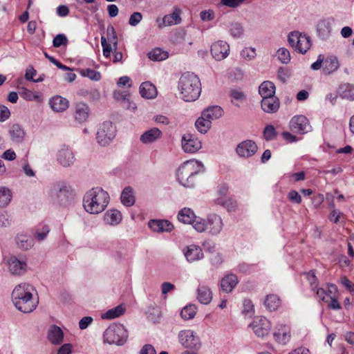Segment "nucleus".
Here are the masks:
<instances>
[{
	"instance_id": "f257e3e1",
	"label": "nucleus",
	"mask_w": 354,
	"mask_h": 354,
	"mask_svg": "<svg viewBox=\"0 0 354 354\" xmlns=\"http://www.w3.org/2000/svg\"><path fill=\"white\" fill-rule=\"evenodd\" d=\"M34 288L26 283L17 285L12 292V302L21 312H32L38 305V300L32 296Z\"/></svg>"
},
{
	"instance_id": "f03ea898",
	"label": "nucleus",
	"mask_w": 354,
	"mask_h": 354,
	"mask_svg": "<svg viewBox=\"0 0 354 354\" xmlns=\"http://www.w3.org/2000/svg\"><path fill=\"white\" fill-rule=\"evenodd\" d=\"M108 192L101 187H94L88 190L83 198V206L84 209L93 214L102 212L109 203Z\"/></svg>"
},
{
	"instance_id": "7ed1b4c3",
	"label": "nucleus",
	"mask_w": 354,
	"mask_h": 354,
	"mask_svg": "<svg viewBox=\"0 0 354 354\" xmlns=\"http://www.w3.org/2000/svg\"><path fill=\"white\" fill-rule=\"evenodd\" d=\"M178 88L184 101L194 102L198 98L201 93L200 80L193 73H185L179 79Z\"/></svg>"
},
{
	"instance_id": "20e7f679",
	"label": "nucleus",
	"mask_w": 354,
	"mask_h": 354,
	"mask_svg": "<svg viewBox=\"0 0 354 354\" xmlns=\"http://www.w3.org/2000/svg\"><path fill=\"white\" fill-rule=\"evenodd\" d=\"M204 171L203 165L196 160H189L183 163L178 169L176 177L178 181L184 187H192L194 185V177Z\"/></svg>"
},
{
	"instance_id": "39448f33",
	"label": "nucleus",
	"mask_w": 354,
	"mask_h": 354,
	"mask_svg": "<svg viewBox=\"0 0 354 354\" xmlns=\"http://www.w3.org/2000/svg\"><path fill=\"white\" fill-rule=\"evenodd\" d=\"M71 187L65 182L53 183L49 190L48 196L53 203L66 206L72 198Z\"/></svg>"
},
{
	"instance_id": "423d86ee",
	"label": "nucleus",
	"mask_w": 354,
	"mask_h": 354,
	"mask_svg": "<svg viewBox=\"0 0 354 354\" xmlns=\"http://www.w3.org/2000/svg\"><path fill=\"white\" fill-rule=\"evenodd\" d=\"M104 340L109 344L123 345L128 338V332L120 324L109 326L104 333Z\"/></svg>"
},
{
	"instance_id": "0eeeda50",
	"label": "nucleus",
	"mask_w": 354,
	"mask_h": 354,
	"mask_svg": "<svg viewBox=\"0 0 354 354\" xmlns=\"http://www.w3.org/2000/svg\"><path fill=\"white\" fill-rule=\"evenodd\" d=\"M288 41L290 46L300 53H306L310 48L311 42L309 37L302 35L299 31L289 33Z\"/></svg>"
},
{
	"instance_id": "6e6552de",
	"label": "nucleus",
	"mask_w": 354,
	"mask_h": 354,
	"mask_svg": "<svg viewBox=\"0 0 354 354\" xmlns=\"http://www.w3.org/2000/svg\"><path fill=\"white\" fill-rule=\"evenodd\" d=\"M106 34V38L104 36L101 37V45L103 48V55L108 58L110 57L112 50L118 48V36L114 27L112 26L107 27Z\"/></svg>"
},
{
	"instance_id": "1a4fd4ad",
	"label": "nucleus",
	"mask_w": 354,
	"mask_h": 354,
	"mask_svg": "<svg viewBox=\"0 0 354 354\" xmlns=\"http://www.w3.org/2000/svg\"><path fill=\"white\" fill-rule=\"evenodd\" d=\"M115 136V128L110 121L103 122L97 132L96 139L102 146H106Z\"/></svg>"
},
{
	"instance_id": "9d476101",
	"label": "nucleus",
	"mask_w": 354,
	"mask_h": 354,
	"mask_svg": "<svg viewBox=\"0 0 354 354\" xmlns=\"http://www.w3.org/2000/svg\"><path fill=\"white\" fill-rule=\"evenodd\" d=\"M178 340L187 348L198 350L201 348V341L196 333L191 330H183L178 333Z\"/></svg>"
},
{
	"instance_id": "9b49d317",
	"label": "nucleus",
	"mask_w": 354,
	"mask_h": 354,
	"mask_svg": "<svg viewBox=\"0 0 354 354\" xmlns=\"http://www.w3.org/2000/svg\"><path fill=\"white\" fill-rule=\"evenodd\" d=\"M254 334L259 337H264L269 335L271 329L270 321L264 317H257L250 325Z\"/></svg>"
},
{
	"instance_id": "f8f14e48",
	"label": "nucleus",
	"mask_w": 354,
	"mask_h": 354,
	"mask_svg": "<svg viewBox=\"0 0 354 354\" xmlns=\"http://www.w3.org/2000/svg\"><path fill=\"white\" fill-rule=\"evenodd\" d=\"M290 129L297 133L304 134L311 131L308 118L304 115L294 116L290 122Z\"/></svg>"
},
{
	"instance_id": "ddd939ff",
	"label": "nucleus",
	"mask_w": 354,
	"mask_h": 354,
	"mask_svg": "<svg viewBox=\"0 0 354 354\" xmlns=\"http://www.w3.org/2000/svg\"><path fill=\"white\" fill-rule=\"evenodd\" d=\"M181 144L183 149L186 153H196L202 147L201 140L190 133L183 135Z\"/></svg>"
},
{
	"instance_id": "4468645a",
	"label": "nucleus",
	"mask_w": 354,
	"mask_h": 354,
	"mask_svg": "<svg viewBox=\"0 0 354 354\" xmlns=\"http://www.w3.org/2000/svg\"><path fill=\"white\" fill-rule=\"evenodd\" d=\"M58 162L63 167H67L73 165L75 157L73 150L66 145H62L57 154Z\"/></svg>"
},
{
	"instance_id": "2eb2a0df",
	"label": "nucleus",
	"mask_w": 354,
	"mask_h": 354,
	"mask_svg": "<svg viewBox=\"0 0 354 354\" xmlns=\"http://www.w3.org/2000/svg\"><path fill=\"white\" fill-rule=\"evenodd\" d=\"M8 267L12 274L21 275L26 271L27 263L24 259L12 256L8 260Z\"/></svg>"
},
{
	"instance_id": "dca6fc26",
	"label": "nucleus",
	"mask_w": 354,
	"mask_h": 354,
	"mask_svg": "<svg viewBox=\"0 0 354 354\" xmlns=\"http://www.w3.org/2000/svg\"><path fill=\"white\" fill-rule=\"evenodd\" d=\"M257 145L254 141L248 140L239 143L236 151L240 157L250 158L257 152Z\"/></svg>"
},
{
	"instance_id": "f3484780",
	"label": "nucleus",
	"mask_w": 354,
	"mask_h": 354,
	"mask_svg": "<svg viewBox=\"0 0 354 354\" xmlns=\"http://www.w3.org/2000/svg\"><path fill=\"white\" fill-rule=\"evenodd\" d=\"M230 51L229 44L223 41H218L211 46V53L213 57L221 61L227 57Z\"/></svg>"
},
{
	"instance_id": "a211bd4d",
	"label": "nucleus",
	"mask_w": 354,
	"mask_h": 354,
	"mask_svg": "<svg viewBox=\"0 0 354 354\" xmlns=\"http://www.w3.org/2000/svg\"><path fill=\"white\" fill-rule=\"evenodd\" d=\"M182 10L178 7H174L171 13L166 15L162 18V22L158 24V27L162 28L165 26H171L179 24L181 22Z\"/></svg>"
},
{
	"instance_id": "6ab92c4d",
	"label": "nucleus",
	"mask_w": 354,
	"mask_h": 354,
	"mask_svg": "<svg viewBox=\"0 0 354 354\" xmlns=\"http://www.w3.org/2000/svg\"><path fill=\"white\" fill-rule=\"evenodd\" d=\"M207 230L212 235L218 234L223 227L221 217L217 214H212L208 216L207 219Z\"/></svg>"
},
{
	"instance_id": "aec40b11",
	"label": "nucleus",
	"mask_w": 354,
	"mask_h": 354,
	"mask_svg": "<svg viewBox=\"0 0 354 354\" xmlns=\"http://www.w3.org/2000/svg\"><path fill=\"white\" fill-rule=\"evenodd\" d=\"M275 340L281 344H286L290 339V329L288 326L279 324L274 333Z\"/></svg>"
},
{
	"instance_id": "412c9836",
	"label": "nucleus",
	"mask_w": 354,
	"mask_h": 354,
	"mask_svg": "<svg viewBox=\"0 0 354 354\" xmlns=\"http://www.w3.org/2000/svg\"><path fill=\"white\" fill-rule=\"evenodd\" d=\"M261 106L264 112L273 113L279 110L280 102L276 96L266 97L262 99Z\"/></svg>"
},
{
	"instance_id": "4be33fe9",
	"label": "nucleus",
	"mask_w": 354,
	"mask_h": 354,
	"mask_svg": "<svg viewBox=\"0 0 354 354\" xmlns=\"http://www.w3.org/2000/svg\"><path fill=\"white\" fill-rule=\"evenodd\" d=\"M149 227L156 232H169L174 228L173 224L167 220H151L149 222Z\"/></svg>"
},
{
	"instance_id": "5701e85b",
	"label": "nucleus",
	"mask_w": 354,
	"mask_h": 354,
	"mask_svg": "<svg viewBox=\"0 0 354 354\" xmlns=\"http://www.w3.org/2000/svg\"><path fill=\"white\" fill-rule=\"evenodd\" d=\"M238 282L239 279L236 275L234 274H227L221 280V288L225 292H231L236 287Z\"/></svg>"
},
{
	"instance_id": "b1692460",
	"label": "nucleus",
	"mask_w": 354,
	"mask_h": 354,
	"mask_svg": "<svg viewBox=\"0 0 354 354\" xmlns=\"http://www.w3.org/2000/svg\"><path fill=\"white\" fill-rule=\"evenodd\" d=\"M184 254L187 260L189 262L198 261L203 258L202 249L199 246L195 245L187 246L184 250Z\"/></svg>"
},
{
	"instance_id": "393cba45",
	"label": "nucleus",
	"mask_w": 354,
	"mask_h": 354,
	"mask_svg": "<svg viewBox=\"0 0 354 354\" xmlns=\"http://www.w3.org/2000/svg\"><path fill=\"white\" fill-rule=\"evenodd\" d=\"M162 136V131L158 128H151L144 132L140 136V141L143 144H151L156 142Z\"/></svg>"
},
{
	"instance_id": "a878e982",
	"label": "nucleus",
	"mask_w": 354,
	"mask_h": 354,
	"mask_svg": "<svg viewBox=\"0 0 354 354\" xmlns=\"http://www.w3.org/2000/svg\"><path fill=\"white\" fill-rule=\"evenodd\" d=\"M223 114V109L219 106H212L205 109L201 113V115L209 120L210 124L213 120L220 118Z\"/></svg>"
},
{
	"instance_id": "bb28decb",
	"label": "nucleus",
	"mask_w": 354,
	"mask_h": 354,
	"mask_svg": "<svg viewBox=\"0 0 354 354\" xmlns=\"http://www.w3.org/2000/svg\"><path fill=\"white\" fill-rule=\"evenodd\" d=\"M140 93L142 97L147 99L155 98L157 95L156 86L149 82H145L140 86Z\"/></svg>"
},
{
	"instance_id": "cd10ccee",
	"label": "nucleus",
	"mask_w": 354,
	"mask_h": 354,
	"mask_svg": "<svg viewBox=\"0 0 354 354\" xmlns=\"http://www.w3.org/2000/svg\"><path fill=\"white\" fill-rule=\"evenodd\" d=\"M339 64L337 57L334 55L328 56L324 59L323 71L326 75H330L338 69Z\"/></svg>"
},
{
	"instance_id": "c85d7f7f",
	"label": "nucleus",
	"mask_w": 354,
	"mask_h": 354,
	"mask_svg": "<svg viewBox=\"0 0 354 354\" xmlns=\"http://www.w3.org/2000/svg\"><path fill=\"white\" fill-rule=\"evenodd\" d=\"M9 134L12 141L18 144L24 140L26 133L20 124H14L9 129Z\"/></svg>"
},
{
	"instance_id": "c756f323",
	"label": "nucleus",
	"mask_w": 354,
	"mask_h": 354,
	"mask_svg": "<svg viewBox=\"0 0 354 354\" xmlns=\"http://www.w3.org/2000/svg\"><path fill=\"white\" fill-rule=\"evenodd\" d=\"M89 115L88 106L82 102L77 103L75 106V118L80 122H84L86 121Z\"/></svg>"
},
{
	"instance_id": "7c9ffc66",
	"label": "nucleus",
	"mask_w": 354,
	"mask_h": 354,
	"mask_svg": "<svg viewBox=\"0 0 354 354\" xmlns=\"http://www.w3.org/2000/svg\"><path fill=\"white\" fill-rule=\"evenodd\" d=\"M68 101L61 96H55L51 98L50 105L52 109L56 112H63L68 107Z\"/></svg>"
},
{
	"instance_id": "2f4dec72",
	"label": "nucleus",
	"mask_w": 354,
	"mask_h": 354,
	"mask_svg": "<svg viewBox=\"0 0 354 354\" xmlns=\"http://www.w3.org/2000/svg\"><path fill=\"white\" fill-rule=\"evenodd\" d=\"M317 30L322 39H327L331 33V23L328 19H321L317 24Z\"/></svg>"
},
{
	"instance_id": "473e14b6",
	"label": "nucleus",
	"mask_w": 354,
	"mask_h": 354,
	"mask_svg": "<svg viewBox=\"0 0 354 354\" xmlns=\"http://www.w3.org/2000/svg\"><path fill=\"white\" fill-rule=\"evenodd\" d=\"M275 86L270 81H265L259 87V93L262 99L275 96Z\"/></svg>"
},
{
	"instance_id": "72a5a7b5",
	"label": "nucleus",
	"mask_w": 354,
	"mask_h": 354,
	"mask_svg": "<svg viewBox=\"0 0 354 354\" xmlns=\"http://www.w3.org/2000/svg\"><path fill=\"white\" fill-rule=\"evenodd\" d=\"M122 214L117 209H109L104 216V221L110 225H117L122 221Z\"/></svg>"
},
{
	"instance_id": "f704fd0d",
	"label": "nucleus",
	"mask_w": 354,
	"mask_h": 354,
	"mask_svg": "<svg viewBox=\"0 0 354 354\" xmlns=\"http://www.w3.org/2000/svg\"><path fill=\"white\" fill-rule=\"evenodd\" d=\"M197 299L203 304H208L212 299L210 289L205 286H200L197 290Z\"/></svg>"
},
{
	"instance_id": "c9c22d12",
	"label": "nucleus",
	"mask_w": 354,
	"mask_h": 354,
	"mask_svg": "<svg viewBox=\"0 0 354 354\" xmlns=\"http://www.w3.org/2000/svg\"><path fill=\"white\" fill-rule=\"evenodd\" d=\"M120 199L124 205L127 207L132 206L136 201L133 189L130 187H125L122 192Z\"/></svg>"
},
{
	"instance_id": "e433bc0d",
	"label": "nucleus",
	"mask_w": 354,
	"mask_h": 354,
	"mask_svg": "<svg viewBox=\"0 0 354 354\" xmlns=\"http://www.w3.org/2000/svg\"><path fill=\"white\" fill-rule=\"evenodd\" d=\"M48 337L53 344H60L64 338L63 331L59 327L53 326L48 332Z\"/></svg>"
},
{
	"instance_id": "4c0bfd02",
	"label": "nucleus",
	"mask_w": 354,
	"mask_h": 354,
	"mask_svg": "<svg viewBox=\"0 0 354 354\" xmlns=\"http://www.w3.org/2000/svg\"><path fill=\"white\" fill-rule=\"evenodd\" d=\"M194 218L196 216L190 208L185 207L178 214V221L185 224H191Z\"/></svg>"
},
{
	"instance_id": "58836bf2",
	"label": "nucleus",
	"mask_w": 354,
	"mask_h": 354,
	"mask_svg": "<svg viewBox=\"0 0 354 354\" xmlns=\"http://www.w3.org/2000/svg\"><path fill=\"white\" fill-rule=\"evenodd\" d=\"M16 243L19 248L24 250H28L33 246L32 239L27 234H18L16 238Z\"/></svg>"
},
{
	"instance_id": "ea45409f",
	"label": "nucleus",
	"mask_w": 354,
	"mask_h": 354,
	"mask_svg": "<svg viewBox=\"0 0 354 354\" xmlns=\"http://www.w3.org/2000/svg\"><path fill=\"white\" fill-rule=\"evenodd\" d=\"M264 304L270 311L276 310L281 305V301L276 295H269L267 296Z\"/></svg>"
},
{
	"instance_id": "a19ab883",
	"label": "nucleus",
	"mask_w": 354,
	"mask_h": 354,
	"mask_svg": "<svg viewBox=\"0 0 354 354\" xmlns=\"http://www.w3.org/2000/svg\"><path fill=\"white\" fill-rule=\"evenodd\" d=\"M125 312V307L122 305H119L109 310L106 313L102 315V318L112 319L120 317Z\"/></svg>"
},
{
	"instance_id": "79ce46f5",
	"label": "nucleus",
	"mask_w": 354,
	"mask_h": 354,
	"mask_svg": "<svg viewBox=\"0 0 354 354\" xmlns=\"http://www.w3.org/2000/svg\"><path fill=\"white\" fill-rule=\"evenodd\" d=\"M148 57L153 61H162L168 57V53L161 48H157L148 53Z\"/></svg>"
},
{
	"instance_id": "37998d69",
	"label": "nucleus",
	"mask_w": 354,
	"mask_h": 354,
	"mask_svg": "<svg viewBox=\"0 0 354 354\" xmlns=\"http://www.w3.org/2000/svg\"><path fill=\"white\" fill-rule=\"evenodd\" d=\"M211 125L209 120L205 119L202 115L195 122L196 128L201 133H206L210 129Z\"/></svg>"
},
{
	"instance_id": "c03bdc74",
	"label": "nucleus",
	"mask_w": 354,
	"mask_h": 354,
	"mask_svg": "<svg viewBox=\"0 0 354 354\" xmlns=\"http://www.w3.org/2000/svg\"><path fill=\"white\" fill-rule=\"evenodd\" d=\"M78 72L82 76L93 81H99L101 79L100 73L91 68H81Z\"/></svg>"
},
{
	"instance_id": "a18cd8bd",
	"label": "nucleus",
	"mask_w": 354,
	"mask_h": 354,
	"mask_svg": "<svg viewBox=\"0 0 354 354\" xmlns=\"http://www.w3.org/2000/svg\"><path fill=\"white\" fill-rule=\"evenodd\" d=\"M11 198L10 190L5 187H0V207L6 206L10 202Z\"/></svg>"
},
{
	"instance_id": "49530a36",
	"label": "nucleus",
	"mask_w": 354,
	"mask_h": 354,
	"mask_svg": "<svg viewBox=\"0 0 354 354\" xmlns=\"http://www.w3.org/2000/svg\"><path fill=\"white\" fill-rule=\"evenodd\" d=\"M196 313V308L194 305H189L184 307L181 312L180 316L185 320H188L194 317Z\"/></svg>"
},
{
	"instance_id": "de8ad7c7",
	"label": "nucleus",
	"mask_w": 354,
	"mask_h": 354,
	"mask_svg": "<svg viewBox=\"0 0 354 354\" xmlns=\"http://www.w3.org/2000/svg\"><path fill=\"white\" fill-rule=\"evenodd\" d=\"M277 55L278 59L285 64H288L291 59L290 53L286 48H280L277 52Z\"/></svg>"
},
{
	"instance_id": "09e8293b",
	"label": "nucleus",
	"mask_w": 354,
	"mask_h": 354,
	"mask_svg": "<svg viewBox=\"0 0 354 354\" xmlns=\"http://www.w3.org/2000/svg\"><path fill=\"white\" fill-rule=\"evenodd\" d=\"M193 227L198 232H203L207 230V221L201 218H196L193 220L191 223Z\"/></svg>"
},
{
	"instance_id": "8fccbe9b",
	"label": "nucleus",
	"mask_w": 354,
	"mask_h": 354,
	"mask_svg": "<svg viewBox=\"0 0 354 354\" xmlns=\"http://www.w3.org/2000/svg\"><path fill=\"white\" fill-rule=\"evenodd\" d=\"M229 31L233 37H240L243 32V28L241 24L232 23L229 27Z\"/></svg>"
},
{
	"instance_id": "3c124183",
	"label": "nucleus",
	"mask_w": 354,
	"mask_h": 354,
	"mask_svg": "<svg viewBox=\"0 0 354 354\" xmlns=\"http://www.w3.org/2000/svg\"><path fill=\"white\" fill-rule=\"evenodd\" d=\"M49 232V227L47 225H43L40 227H37L35 236L38 241H41L46 239Z\"/></svg>"
},
{
	"instance_id": "603ef678",
	"label": "nucleus",
	"mask_w": 354,
	"mask_h": 354,
	"mask_svg": "<svg viewBox=\"0 0 354 354\" xmlns=\"http://www.w3.org/2000/svg\"><path fill=\"white\" fill-rule=\"evenodd\" d=\"M230 97H232V102L234 103L236 106H239L237 104L234 102V100L238 102H243L246 100V95L239 89H232L230 91Z\"/></svg>"
},
{
	"instance_id": "864d4df0",
	"label": "nucleus",
	"mask_w": 354,
	"mask_h": 354,
	"mask_svg": "<svg viewBox=\"0 0 354 354\" xmlns=\"http://www.w3.org/2000/svg\"><path fill=\"white\" fill-rule=\"evenodd\" d=\"M68 43V40L66 36L64 34H58L56 35L53 41V46L55 48H59L62 46H67Z\"/></svg>"
},
{
	"instance_id": "5fc2aeb1",
	"label": "nucleus",
	"mask_w": 354,
	"mask_h": 354,
	"mask_svg": "<svg viewBox=\"0 0 354 354\" xmlns=\"http://www.w3.org/2000/svg\"><path fill=\"white\" fill-rule=\"evenodd\" d=\"M215 202L216 204L225 207L228 209L230 207L233 208L234 207L233 202L227 196H220L215 200Z\"/></svg>"
},
{
	"instance_id": "6e6d98bb",
	"label": "nucleus",
	"mask_w": 354,
	"mask_h": 354,
	"mask_svg": "<svg viewBox=\"0 0 354 354\" xmlns=\"http://www.w3.org/2000/svg\"><path fill=\"white\" fill-rule=\"evenodd\" d=\"M277 136V132L272 125H267L263 131V136L266 140H272Z\"/></svg>"
},
{
	"instance_id": "4d7b16f0",
	"label": "nucleus",
	"mask_w": 354,
	"mask_h": 354,
	"mask_svg": "<svg viewBox=\"0 0 354 354\" xmlns=\"http://www.w3.org/2000/svg\"><path fill=\"white\" fill-rule=\"evenodd\" d=\"M241 57L247 60H252L256 57V52L254 48H245L242 50L241 53Z\"/></svg>"
},
{
	"instance_id": "13d9d810",
	"label": "nucleus",
	"mask_w": 354,
	"mask_h": 354,
	"mask_svg": "<svg viewBox=\"0 0 354 354\" xmlns=\"http://www.w3.org/2000/svg\"><path fill=\"white\" fill-rule=\"evenodd\" d=\"M142 19V15L139 12H133L129 17V24L131 26H136L138 25L141 20Z\"/></svg>"
},
{
	"instance_id": "bf43d9fd",
	"label": "nucleus",
	"mask_w": 354,
	"mask_h": 354,
	"mask_svg": "<svg viewBox=\"0 0 354 354\" xmlns=\"http://www.w3.org/2000/svg\"><path fill=\"white\" fill-rule=\"evenodd\" d=\"M288 199L295 203L299 204L301 203V197L295 190H292L288 193Z\"/></svg>"
},
{
	"instance_id": "052dcab7",
	"label": "nucleus",
	"mask_w": 354,
	"mask_h": 354,
	"mask_svg": "<svg viewBox=\"0 0 354 354\" xmlns=\"http://www.w3.org/2000/svg\"><path fill=\"white\" fill-rule=\"evenodd\" d=\"M289 77V72L287 69L284 68H279L277 73V77L282 82H286V80Z\"/></svg>"
},
{
	"instance_id": "680f3d73",
	"label": "nucleus",
	"mask_w": 354,
	"mask_h": 354,
	"mask_svg": "<svg viewBox=\"0 0 354 354\" xmlns=\"http://www.w3.org/2000/svg\"><path fill=\"white\" fill-rule=\"evenodd\" d=\"M10 115V110L8 107L0 105V121H5L6 120Z\"/></svg>"
},
{
	"instance_id": "e2e57ef3",
	"label": "nucleus",
	"mask_w": 354,
	"mask_h": 354,
	"mask_svg": "<svg viewBox=\"0 0 354 354\" xmlns=\"http://www.w3.org/2000/svg\"><path fill=\"white\" fill-rule=\"evenodd\" d=\"M93 322L91 317H84L79 322V327L80 329H86Z\"/></svg>"
},
{
	"instance_id": "0e129e2a",
	"label": "nucleus",
	"mask_w": 354,
	"mask_h": 354,
	"mask_svg": "<svg viewBox=\"0 0 354 354\" xmlns=\"http://www.w3.org/2000/svg\"><path fill=\"white\" fill-rule=\"evenodd\" d=\"M340 282L349 291L354 292V283H353L346 277H342Z\"/></svg>"
},
{
	"instance_id": "69168bd1",
	"label": "nucleus",
	"mask_w": 354,
	"mask_h": 354,
	"mask_svg": "<svg viewBox=\"0 0 354 354\" xmlns=\"http://www.w3.org/2000/svg\"><path fill=\"white\" fill-rule=\"evenodd\" d=\"M200 17L203 21H211L214 19V15L212 10H203L200 13Z\"/></svg>"
},
{
	"instance_id": "338daca9",
	"label": "nucleus",
	"mask_w": 354,
	"mask_h": 354,
	"mask_svg": "<svg viewBox=\"0 0 354 354\" xmlns=\"http://www.w3.org/2000/svg\"><path fill=\"white\" fill-rule=\"evenodd\" d=\"M140 354H156V351L152 345L145 344L140 350Z\"/></svg>"
},
{
	"instance_id": "774afa93",
	"label": "nucleus",
	"mask_w": 354,
	"mask_h": 354,
	"mask_svg": "<svg viewBox=\"0 0 354 354\" xmlns=\"http://www.w3.org/2000/svg\"><path fill=\"white\" fill-rule=\"evenodd\" d=\"M71 344H65L59 348L57 354H70L71 353Z\"/></svg>"
}]
</instances>
